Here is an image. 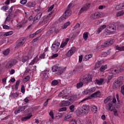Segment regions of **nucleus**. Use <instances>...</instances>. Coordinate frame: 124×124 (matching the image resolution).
Segmentation results:
<instances>
[{"mask_svg": "<svg viewBox=\"0 0 124 124\" xmlns=\"http://www.w3.org/2000/svg\"><path fill=\"white\" fill-rule=\"evenodd\" d=\"M106 69H107V65L106 64L105 65L101 66V67L100 68V71L103 72V71H104V70H105Z\"/></svg>", "mask_w": 124, "mask_h": 124, "instance_id": "nucleus-37", "label": "nucleus"}, {"mask_svg": "<svg viewBox=\"0 0 124 124\" xmlns=\"http://www.w3.org/2000/svg\"><path fill=\"white\" fill-rule=\"evenodd\" d=\"M124 14V12L123 11L121 12H118L116 16L117 17H120V16H123V15Z\"/></svg>", "mask_w": 124, "mask_h": 124, "instance_id": "nucleus-48", "label": "nucleus"}, {"mask_svg": "<svg viewBox=\"0 0 124 124\" xmlns=\"http://www.w3.org/2000/svg\"><path fill=\"white\" fill-rule=\"evenodd\" d=\"M116 10H121V9H124V3L118 5L115 7Z\"/></svg>", "mask_w": 124, "mask_h": 124, "instance_id": "nucleus-26", "label": "nucleus"}, {"mask_svg": "<svg viewBox=\"0 0 124 124\" xmlns=\"http://www.w3.org/2000/svg\"><path fill=\"white\" fill-rule=\"evenodd\" d=\"M74 108H75V106H74V105H72L69 107V110H70L71 112H74L75 111V109Z\"/></svg>", "mask_w": 124, "mask_h": 124, "instance_id": "nucleus-42", "label": "nucleus"}, {"mask_svg": "<svg viewBox=\"0 0 124 124\" xmlns=\"http://www.w3.org/2000/svg\"><path fill=\"white\" fill-rule=\"evenodd\" d=\"M12 34H13V31H10L6 32L3 34V36L4 37H6V36H10V35H12Z\"/></svg>", "mask_w": 124, "mask_h": 124, "instance_id": "nucleus-29", "label": "nucleus"}, {"mask_svg": "<svg viewBox=\"0 0 124 124\" xmlns=\"http://www.w3.org/2000/svg\"><path fill=\"white\" fill-rule=\"evenodd\" d=\"M90 112V106L87 105H83L82 107L78 109V113L79 115H87Z\"/></svg>", "mask_w": 124, "mask_h": 124, "instance_id": "nucleus-3", "label": "nucleus"}, {"mask_svg": "<svg viewBox=\"0 0 124 124\" xmlns=\"http://www.w3.org/2000/svg\"><path fill=\"white\" fill-rule=\"evenodd\" d=\"M101 13L100 12H96L94 14H93L91 17V19H93V20H94L95 19H97V18H99L101 17Z\"/></svg>", "mask_w": 124, "mask_h": 124, "instance_id": "nucleus-15", "label": "nucleus"}, {"mask_svg": "<svg viewBox=\"0 0 124 124\" xmlns=\"http://www.w3.org/2000/svg\"><path fill=\"white\" fill-rule=\"evenodd\" d=\"M90 6H91L90 3H86V4L83 5L80 8L78 13V15H81L82 13H83L85 11H87V10L90 8Z\"/></svg>", "mask_w": 124, "mask_h": 124, "instance_id": "nucleus-10", "label": "nucleus"}, {"mask_svg": "<svg viewBox=\"0 0 124 124\" xmlns=\"http://www.w3.org/2000/svg\"><path fill=\"white\" fill-rule=\"evenodd\" d=\"M45 58V53H42L40 56H39V59H44Z\"/></svg>", "mask_w": 124, "mask_h": 124, "instance_id": "nucleus-60", "label": "nucleus"}, {"mask_svg": "<svg viewBox=\"0 0 124 124\" xmlns=\"http://www.w3.org/2000/svg\"><path fill=\"white\" fill-rule=\"evenodd\" d=\"M19 85H20V80H18L16 81L15 85V90H18V88H19Z\"/></svg>", "mask_w": 124, "mask_h": 124, "instance_id": "nucleus-44", "label": "nucleus"}, {"mask_svg": "<svg viewBox=\"0 0 124 124\" xmlns=\"http://www.w3.org/2000/svg\"><path fill=\"white\" fill-rule=\"evenodd\" d=\"M26 6L29 8H31V7H34V6H35V2H28L26 4Z\"/></svg>", "mask_w": 124, "mask_h": 124, "instance_id": "nucleus-22", "label": "nucleus"}, {"mask_svg": "<svg viewBox=\"0 0 124 124\" xmlns=\"http://www.w3.org/2000/svg\"><path fill=\"white\" fill-rule=\"evenodd\" d=\"M16 63H17V60H16V59H12L6 62L5 68H6V69H11Z\"/></svg>", "mask_w": 124, "mask_h": 124, "instance_id": "nucleus-4", "label": "nucleus"}, {"mask_svg": "<svg viewBox=\"0 0 124 124\" xmlns=\"http://www.w3.org/2000/svg\"><path fill=\"white\" fill-rule=\"evenodd\" d=\"M101 95V92L98 91L91 95V97H99Z\"/></svg>", "mask_w": 124, "mask_h": 124, "instance_id": "nucleus-17", "label": "nucleus"}, {"mask_svg": "<svg viewBox=\"0 0 124 124\" xmlns=\"http://www.w3.org/2000/svg\"><path fill=\"white\" fill-rule=\"evenodd\" d=\"M91 111L93 114H95L96 111H97V108L94 106H92L91 108Z\"/></svg>", "mask_w": 124, "mask_h": 124, "instance_id": "nucleus-32", "label": "nucleus"}, {"mask_svg": "<svg viewBox=\"0 0 124 124\" xmlns=\"http://www.w3.org/2000/svg\"><path fill=\"white\" fill-rule=\"evenodd\" d=\"M83 38L86 41L88 40V37H89V35L88 34V32H85L83 33Z\"/></svg>", "mask_w": 124, "mask_h": 124, "instance_id": "nucleus-38", "label": "nucleus"}, {"mask_svg": "<svg viewBox=\"0 0 124 124\" xmlns=\"http://www.w3.org/2000/svg\"><path fill=\"white\" fill-rule=\"evenodd\" d=\"M66 18H68V17L67 16H64V14H63V15L59 18V21L60 22H63V21L65 20Z\"/></svg>", "mask_w": 124, "mask_h": 124, "instance_id": "nucleus-28", "label": "nucleus"}, {"mask_svg": "<svg viewBox=\"0 0 124 124\" xmlns=\"http://www.w3.org/2000/svg\"><path fill=\"white\" fill-rule=\"evenodd\" d=\"M108 44L110 45H112L115 42V40L114 39H110L108 41Z\"/></svg>", "mask_w": 124, "mask_h": 124, "instance_id": "nucleus-55", "label": "nucleus"}, {"mask_svg": "<svg viewBox=\"0 0 124 124\" xmlns=\"http://www.w3.org/2000/svg\"><path fill=\"white\" fill-rule=\"evenodd\" d=\"M107 107H108V111H110V110L111 111V108L113 107V103L112 102L108 103L107 106Z\"/></svg>", "mask_w": 124, "mask_h": 124, "instance_id": "nucleus-35", "label": "nucleus"}, {"mask_svg": "<svg viewBox=\"0 0 124 124\" xmlns=\"http://www.w3.org/2000/svg\"><path fill=\"white\" fill-rule=\"evenodd\" d=\"M71 117H72L71 115H70V114H68V115H66V116L64 117V120L65 121H69L68 119H71Z\"/></svg>", "mask_w": 124, "mask_h": 124, "instance_id": "nucleus-47", "label": "nucleus"}, {"mask_svg": "<svg viewBox=\"0 0 124 124\" xmlns=\"http://www.w3.org/2000/svg\"><path fill=\"white\" fill-rule=\"evenodd\" d=\"M13 95L14 97H18L19 96V93L16 92L15 93H13Z\"/></svg>", "mask_w": 124, "mask_h": 124, "instance_id": "nucleus-61", "label": "nucleus"}, {"mask_svg": "<svg viewBox=\"0 0 124 124\" xmlns=\"http://www.w3.org/2000/svg\"><path fill=\"white\" fill-rule=\"evenodd\" d=\"M66 70V67L54 65L52 67V72H57V75H62Z\"/></svg>", "mask_w": 124, "mask_h": 124, "instance_id": "nucleus-2", "label": "nucleus"}, {"mask_svg": "<svg viewBox=\"0 0 124 124\" xmlns=\"http://www.w3.org/2000/svg\"><path fill=\"white\" fill-rule=\"evenodd\" d=\"M108 46H110V45L109 44L108 41L103 43L102 45V48H103L104 47H108Z\"/></svg>", "mask_w": 124, "mask_h": 124, "instance_id": "nucleus-40", "label": "nucleus"}, {"mask_svg": "<svg viewBox=\"0 0 124 124\" xmlns=\"http://www.w3.org/2000/svg\"><path fill=\"white\" fill-rule=\"evenodd\" d=\"M89 90L90 93H94V92H95L96 88L95 87H92Z\"/></svg>", "mask_w": 124, "mask_h": 124, "instance_id": "nucleus-45", "label": "nucleus"}, {"mask_svg": "<svg viewBox=\"0 0 124 124\" xmlns=\"http://www.w3.org/2000/svg\"><path fill=\"white\" fill-rule=\"evenodd\" d=\"M69 124H77V122L74 119H72L69 122Z\"/></svg>", "mask_w": 124, "mask_h": 124, "instance_id": "nucleus-52", "label": "nucleus"}, {"mask_svg": "<svg viewBox=\"0 0 124 124\" xmlns=\"http://www.w3.org/2000/svg\"><path fill=\"white\" fill-rule=\"evenodd\" d=\"M64 95V91H63L59 93L58 96L59 97H62V96H63V95Z\"/></svg>", "mask_w": 124, "mask_h": 124, "instance_id": "nucleus-59", "label": "nucleus"}, {"mask_svg": "<svg viewBox=\"0 0 124 124\" xmlns=\"http://www.w3.org/2000/svg\"><path fill=\"white\" fill-rule=\"evenodd\" d=\"M103 21H104V19H100L98 20H96L95 21V24H96V25H99V24H101Z\"/></svg>", "mask_w": 124, "mask_h": 124, "instance_id": "nucleus-43", "label": "nucleus"}, {"mask_svg": "<svg viewBox=\"0 0 124 124\" xmlns=\"http://www.w3.org/2000/svg\"><path fill=\"white\" fill-rule=\"evenodd\" d=\"M83 65H78L76 66L75 68L72 72V74H75L77 72H80L83 70Z\"/></svg>", "mask_w": 124, "mask_h": 124, "instance_id": "nucleus-11", "label": "nucleus"}, {"mask_svg": "<svg viewBox=\"0 0 124 124\" xmlns=\"http://www.w3.org/2000/svg\"><path fill=\"white\" fill-rule=\"evenodd\" d=\"M29 60H31V59L28 56H23L21 58V62L25 63L26 62H28Z\"/></svg>", "mask_w": 124, "mask_h": 124, "instance_id": "nucleus-25", "label": "nucleus"}, {"mask_svg": "<svg viewBox=\"0 0 124 124\" xmlns=\"http://www.w3.org/2000/svg\"><path fill=\"white\" fill-rule=\"evenodd\" d=\"M107 27V26H106V25H104L101 26L100 28H98V30L96 31V34H98V33H100V32H101V31H102L104 30V29H105V28H106Z\"/></svg>", "mask_w": 124, "mask_h": 124, "instance_id": "nucleus-21", "label": "nucleus"}, {"mask_svg": "<svg viewBox=\"0 0 124 124\" xmlns=\"http://www.w3.org/2000/svg\"><path fill=\"white\" fill-rule=\"evenodd\" d=\"M33 51H34V50L33 49V48H31L29 51L28 52V57H29L30 59H31V58H32V56H33L34 53L33 52Z\"/></svg>", "mask_w": 124, "mask_h": 124, "instance_id": "nucleus-20", "label": "nucleus"}, {"mask_svg": "<svg viewBox=\"0 0 124 124\" xmlns=\"http://www.w3.org/2000/svg\"><path fill=\"white\" fill-rule=\"evenodd\" d=\"M108 29V30H111V31H116V25H115L114 24H111L108 25L107 27Z\"/></svg>", "mask_w": 124, "mask_h": 124, "instance_id": "nucleus-19", "label": "nucleus"}, {"mask_svg": "<svg viewBox=\"0 0 124 124\" xmlns=\"http://www.w3.org/2000/svg\"><path fill=\"white\" fill-rule=\"evenodd\" d=\"M9 52H10V49H9V48H8L3 52V54L4 56H7V55L9 54Z\"/></svg>", "mask_w": 124, "mask_h": 124, "instance_id": "nucleus-39", "label": "nucleus"}, {"mask_svg": "<svg viewBox=\"0 0 124 124\" xmlns=\"http://www.w3.org/2000/svg\"><path fill=\"white\" fill-rule=\"evenodd\" d=\"M83 85L84 83L81 81L77 84V88L80 89V88H82V87H83Z\"/></svg>", "mask_w": 124, "mask_h": 124, "instance_id": "nucleus-36", "label": "nucleus"}, {"mask_svg": "<svg viewBox=\"0 0 124 124\" xmlns=\"http://www.w3.org/2000/svg\"><path fill=\"white\" fill-rule=\"evenodd\" d=\"M47 73H48V71H44L42 72L41 76L43 77V80H45V79L48 78Z\"/></svg>", "mask_w": 124, "mask_h": 124, "instance_id": "nucleus-23", "label": "nucleus"}, {"mask_svg": "<svg viewBox=\"0 0 124 124\" xmlns=\"http://www.w3.org/2000/svg\"><path fill=\"white\" fill-rule=\"evenodd\" d=\"M109 55V52H103L102 54V57H107V56H108Z\"/></svg>", "mask_w": 124, "mask_h": 124, "instance_id": "nucleus-62", "label": "nucleus"}, {"mask_svg": "<svg viewBox=\"0 0 124 124\" xmlns=\"http://www.w3.org/2000/svg\"><path fill=\"white\" fill-rule=\"evenodd\" d=\"M39 62V58H38V56H37L29 63V66L30 65H33V64H34V63H35L36 62Z\"/></svg>", "mask_w": 124, "mask_h": 124, "instance_id": "nucleus-18", "label": "nucleus"}, {"mask_svg": "<svg viewBox=\"0 0 124 124\" xmlns=\"http://www.w3.org/2000/svg\"><path fill=\"white\" fill-rule=\"evenodd\" d=\"M54 6H55V4H52L48 9L47 11L48 12H50L53 10V9L54 8Z\"/></svg>", "mask_w": 124, "mask_h": 124, "instance_id": "nucleus-58", "label": "nucleus"}, {"mask_svg": "<svg viewBox=\"0 0 124 124\" xmlns=\"http://www.w3.org/2000/svg\"><path fill=\"white\" fill-rule=\"evenodd\" d=\"M121 92L123 94H124V85L121 87Z\"/></svg>", "mask_w": 124, "mask_h": 124, "instance_id": "nucleus-64", "label": "nucleus"}, {"mask_svg": "<svg viewBox=\"0 0 124 124\" xmlns=\"http://www.w3.org/2000/svg\"><path fill=\"white\" fill-rule=\"evenodd\" d=\"M124 70V65L120 66L117 69H111L110 71L112 74L114 75L117 74V73H120V72H122V71Z\"/></svg>", "mask_w": 124, "mask_h": 124, "instance_id": "nucleus-9", "label": "nucleus"}, {"mask_svg": "<svg viewBox=\"0 0 124 124\" xmlns=\"http://www.w3.org/2000/svg\"><path fill=\"white\" fill-rule=\"evenodd\" d=\"M42 16V13L39 12L33 18V23H35L37 22H38L39 20H40V18Z\"/></svg>", "mask_w": 124, "mask_h": 124, "instance_id": "nucleus-13", "label": "nucleus"}, {"mask_svg": "<svg viewBox=\"0 0 124 124\" xmlns=\"http://www.w3.org/2000/svg\"><path fill=\"white\" fill-rule=\"evenodd\" d=\"M21 92L22 93H25V92H26V90H25V86L24 85L21 86Z\"/></svg>", "mask_w": 124, "mask_h": 124, "instance_id": "nucleus-53", "label": "nucleus"}, {"mask_svg": "<svg viewBox=\"0 0 124 124\" xmlns=\"http://www.w3.org/2000/svg\"><path fill=\"white\" fill-rule=\"evenodd\" d=\"M25 42H26V39L24 37H22L19 38L16 42V48H20V47H22V45L25 44Z\"/></svg>", "mask_w": 124, "mask_h": 124, "instance_id": "nucleus-8", "label": "nucleus"}, {"mask_svg": "<svg viewBox=\"0 0 124 124\" xmlns=\"http://www.w3.org/2000/svg\"><path fill=\"white\" fill-rule=\"evenodd\" d=\"M49 116H51V119H52V120L54 119V112H53V110H51L49 112Z\"/></svg>", "mask_w": 124, "mask_h": 124, "instance_id": "nucleus-57", "label": "nucleus"}, {"mask_svg": "<svg viewBox=\"0 0 124 124\" xmlns=\"http://www.w3.org/2000/svg\"><path fill=\"white\" fill-rule=\"evenodd\" d=\"M101 64V62H98L96 63L95 66L96 67H100Z\"/></svg>", "mask_w": 124, "mask_h": 124, "instance_id": "nucleus-63", "label": "nucleus"}, {"mask_svg": "<svg viewBox=\"0 0 124 124\" xmlns=\"http://www.w3.org/2000/svg\"><path fill=\"white\" fill-rule=\"evenodd\" d=\"M1 10L6 11V10H8V7L7 6H3L1 8Z\"/></svg>", "mask_w": 124, "mask_h": 124, "instance_id": "nucleus-50", "label": "nucleus"}, {"mask_svg": "<svg viewBox=\"0 0 124 124\" xmlns=\"http://www.w3.org/2000/svg\"><path fill=\"white\" fill-rule=\"evenodd\" d=\"M76 47H72L66 53V56L68 57V58H69V57H71L72 55H74L75 53V52H76Z\"/></svg>", "mask_w": 124, "mask_h": 124, "instance_id": "nucleus-12", "label": "nucleus"}, {"mask_svg": "<svg viewBox=\"0 0 124 124\" xmlns=\"http://www.w3.org/2000/svg\"><path fill=\"white\" fill-rule=\"evenodd\" d=\"M30 79H31V77L30 76H27L24 78V82H27L28 81H30Z\"/></svg>", "mask_w": 124, "mask_h": 124, "instance_id": "nucleus-54", "label": "nucleus"}, {"mask_svg": "<svg viewBox=\"0 0 124 124\" xmlns=\"http://www.w3.org/2000/svg\"><path fill=\"white\" fill-rule=\"evenodd\" d=\"M28 106H22L19 108H18L17 109H16L14 113L16 115H17V114H19V113H21V112H23V111H25V109L26 108H27Z\"/></svg>", "mask_w": 124, "mask_h": 124, "instance_id": "nucleus-14", "label": "nucleus"}, {"mask_svg": "<svg viewBox=\"0 0 124 124\" xmlns=\"http://www.w3.org/2000/svg\"><path fill=\"white\" fill-rule=\"evenodd\" d=\"M93 80V77L90 74L85 75L83 78L81 79V81L84 84H88L90 82H92Z\"/></svg>", "mask_w": 124, "mask_h": 124, "instance_id": "nucleus-6", "label": "nucleus"}, {"mask_svg": "<svg viewBox=\"0 0 124 124\" xmlns=\"http://www.w3.org/2000/svg\"><path fill=\"white\" fill-rule=\"evenodd\" d=\"M31 66H29L28 67H27L26 68V70L25 71V73H29L30 72V71H31Z\"/></svg>", "mask_w": 124, "mask_h": 124, "instance_id": "nucleus-46", "label": "nucleus"}, {"mask_svg": "<svg viewBox=\"0 0 124 124\" xmlns=\"http://www.w3.org/2000/svg\"><path fill=\"white\" fill-rule=\"evenodd\" d=\"M116 50H118V51H124V46H117L115 47Z\"/></svg>", "mask_w": 124, "mask_h": 124, "instance_id": "nucleus-33", "label": "nucleus"}, {"mask_svg": "<svg viewBox=\"0 0 124 124\" xmlns=\"http://www.w3.org/2000/svg\"><path fill=\"white\" fill-rule=\"evenodd\" d=\"M62 98L67 100L61 101L59 104L60 107H66L67 106H69V105L72 104L76 99V98L74 96L68 97V95L63 96Z\"/></svg>", "mask_w": 124, "mask_h": 124, "instance_id": "nucleus-1", "label": "nucleus"}, {"mask_svg": "<svg viewBox=\"0 0 124 124\" xmlns=\"http://www.w3.org/2000/svg\"><path fill=\"white\" fill-rule=\"evenodd\" d=\"M60 44L61 43H60L59 41H55L52 45L51 50H52V51H54V52H56L57 53V52L59 51V48L60 47Z\"/></svg>", "mask_w": 124, "mask_h": 124, "instance_id": "nucleus-7", "label": "nucleus"}, {"mask_svg": "<svg viewBox=\"0 0 124 124\" xmlns=\"http://www.w3.org/2000/svg\"><path fill=\"white\" fill-rule=\"evenodd\" d=\"M67 110V108L66 107H63V108H61L59 109V112H62L63 111H66Z\"/></svg>", "mask_w": 124, "mask_h": 124, "instance_id": "nucleus-51", "label": "nucleus"}, {"mask_svg": "<svg viewBox=\"0 0 124 124\" xmlns=\"http://www.w3.org/2000/svg\"><path fill=\"white\" fill-rule=\"evenodd\" d=\"M51 84L53 86H56L59 84V81H58L57 80H54L52 81Z\"/></svg>", "mask_w": 124, "mask_h": 124, "instance_id": "nucleus-49", "label": "nucleus"}, {"mask_svg": "<svg viewBox=\"0 0 124 124\" xmlns=\"http://www.w3.org/2000/svg\"><path fill=\"white\" fill-rule=\"evenodd\" d=\"M116 99H117V102H118V104H121V101L120 100V99H119V94H116Z\"/></svg>", "mask_w": 124, "mask_h": 124, "instance_id": "nucleus-56", "label": "nucleus"}, {"mask_svg": "<svg viewBox=\"0 0 124 124\" xmlns=\"http://www.w3.org/2000/svg\"><path fill=\"white\" fill-rule=\"evenodd\" d=\"M111 100H112V96H108L106 99L104 100V102L105 104H106L107 102H108V101H111Z\"/></svg>", "mask_w": 124, "mask_h": 124, "instance_id": "nucleus-34", "label": "nucleus"}, {"mask_svg": "<svg viewBox=\"0 0 124 124\" xmlns=\"http://www.w3.org/2000/svg\"><path fill=\"white\" fill-rule=\"evenodd\" d=\"M88 99H89V98H84L83 99H82L81 101L78 102V104H79V105H82V104H83V103H84V102H85L86 101V100H88Z\"/></svg>", "mask_w": 124, "mask_h": 124, "instance_id": "nucleus-41", "label": "nucleus"}, {"mask_svg": "<svg viewBox=\"0 0 124 124\" xmlns=\"http://www.w3.org/2000/svg\"><path fill=\"white\" fill-rule=\"evenodd\" d=\"M95 82V83L97 84V85H102V84H103V82H104V79L100 78L99 80L96 79Z\"/></svg>", "mask_w": 124, "mask_h": 124, "instance_id": "nucleus-27", "label": "nucleus"}, {"mask_svg": "<svg viewBox=\"0 0 124 124\" xmlns=\"http://www.w3.org/2000/svg\"><path fill=\"white\" fill-rule=\"evenodd\" d=\"M32 117V114H31V112L29 113L27 116L21 118V120L22 122H27L28 120H30L31 118Z\"/></svg>", "mask_w": 124, "mask_h": 124, "instance_id": "nucleus-16", "label": "nucleus"}, {"mask_svg": "<svg viewBox=\"0 0 124 124\" xmlns=\"http://www.w3.org/2000/svg\"><path fill=\"white\" fill-rule=\"evenodd\" d=\"M40 32H41V31H40V30H39L33 34H30L29 37L30 38H33V37H35L36 35H37V34L40 33Z\"/></svg>", "mask_w": 124, "mask_h": 124, "instance_id": "nucleus-24", "label": "nucleus"}, {"mask_svg": "<svg viewBox=\"0 0 124 124\" xmlns=\"http://www.w3.org/2000/svg\"><path fill=\"white\" fill-rule=\"evenodd\" d=\"M68 26H70V21H68V22H66L65 23H64L63 26H62V29H63V30H64V29H66V28H67V27H68Z\"/></svg>", "mask_w": 124, "mask_h": 124, "instance_id": "nucleus-31", "label": "nucleus"}, {"mask_svg": "<svg viewBox=\"0 0 124 124\" xmlns=\"http://www.w3.org/2000/svg\"><path fill=\"white\" fill-rule=\"evenodd\" d=\"M124 83V77H120L117 78V81H115V83H113V87L117 89V88H119Z\"/></svg>", "mask_w": 124, "mask_h": 124, "instance_id": "nucleus-5", "label": "nucleus"}, {"mask_svg": "<svg viewBox=\"0 0 124 124\" xmlns=\"http://www.w3.org/2000/svg\"><path fill=\"white\" fill-rule=\"evenodd\" d=\"M63 14L64 16H67V17H68V16L71 14V10H70V9L67 8V10Z\"/></svg>", "mask_w": 124, "mask_h": 124, "instance_id": "nucleus-30", "label": "nucleus"}]
</instances>
